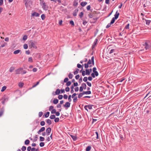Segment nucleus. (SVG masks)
Masks as SVG:
<instances>
[{
  "instance_id": "obj_30",
  "label": "nucleus",
  "mask_w": 151,
  "mask_h": 151,
  "mask_svg": "<svg viewBox=\"0 0 151 151\" xmlns=\"http://www.w3.org/2000/svg\"><path fill=\"white\" fill-rule=\"evenodd\" d=\"M55 118V116L54 114L51 115L50 117V119H53Z\"/></svg>"
},
{
  "instance_id": "obj_50",
  "label": "nucleus",
  "mask_w": 151,
  "mask_h": 151,
  "mask_svg": "<svg viewBox=\"0 0 151 151\" xmlns=\"http://www.w3.org/2000/svg\"><path fill=\"white\" fill-rule=\"evenodd\" d=\"M88 79L87 77H85L83 78V81L85 82H87Z\"/></svg>"
},
{
  "instance_id": "obj_53",
  "label": "nucleus",
  "mask_w": 151,
  "mask_h": 151,
  "mask_svg": "<svg viewBox=\"0 0 151 151\" xmlns=\"http://www.w3.org/2000/svg\"><path fill=\"white\" fill-rule=\"evenodd\" d=\"M35 139H34L33 142H35L37 140V139L38 138V136L37 135H35Z\"/></svg>"
},
{
  "instance_id": "obj_13",
  "label": "nucleus",
  "mask_w": 151,
  "mask_h": 151,
  "mask_svg": "<svg viewBox=\"0 0 151 151\" xmlns=\"http://www.w3.org/2000/svg\"><path fill=\"white\" fill-rule=\"evenodd\" d=\"M4 111V107H2L0 110V117L2 115Z\"/></svg>"
},
{
  "instance_id": "obj_15",
  "label": "nucleus",
  "mask_w": 151,
  "mask_h": 151,
  "mask_svg": "<svg viewBox=\"0 0 151 151\" xmlns=\"http://www.w3.org/2000/svg\"><path fill=\"white\" fill-rule=\"evenodd\" d=\"M78 9H76L73 12V15L74 16H76L77 15V13L78 11Z\"/></svg>"
},
{
  "instance_id": "obj_27",
  "label": "nucleus",
  "mask_w": 151,
  "mask_h": 151,
  "mask_svg": "<svg viewBox=\"0 0 151 151\" xmlns=\"http://www.w3.org/2000/svg\"><path fill=\"white\" fill-rule=\"evenodd\" d=\"M91 149V147L90 146H88L86 149V151H89Z\"/></svg>"
},
{
  "instance_id": "obj_12",
  "label": "nucleus",
  "mask_w": 151,
  "mask_h": 151,
  "mask_svg": "<svg viewBox=\"0 0 151 151\" xmlns=\"http://www.w3.org/2000/svg\"><path fill=\"white\" fill-rule=\"evenodd\" d=\"M119 15V13L118 12V11H117L115 14L114 15V17L113 18L116 19L118 18Z\"/></svg>"
},
{
  "instance_id": "obj_34",
  "label": "nucleus",
  "mask_w": 151,
  "mask_h": 151,
  "mask_svg": "<svg viewBox=\"0 0 151 151\" xmlns=\"http://www.w3.org/2000/svg\"><path fill=\"white\" fill-rule=\"evenodd\" d=\"M73 101L74 103H76L77 101V96H76L75 97L73 98Z\"/></svg>"
},
{
  "instance_id": "obj_14",
  "label": "nucleus",
  "mask_w": 151,
  "mask_h": 151,
  "mask_svg": "<svg viewBox=\"0 0 151 151\" xmlns=\"http://www.w3.org/2000/svg\"><path fill=\"white\" fill-rule=\"evenodd\" d=\"M98 39L96 38L95 39L94 42H93V45H92V48H94V47H95V46H96V45L97 43V42H98Z\"/></svg>"
},
{
  "instance_id": "obj_7",
  "label": "nucleus",
  "mask_w": 151,
  "mask_h": 151,
  "mask_svg": "<svg viewBox=\"0 0 151 151\" xmlns=\"http://www.w3.org/2000/svg\"><path fill=\"white\" fill-rule=\"evenodd\" d=\"M23 69L22 68H20L16 70L15 71L16 74H19L22 72V70Z\"/></svg>"
},
{
  "instance_id": "obj_24",
  "label": "nucleus",
  "mask_w": 151,
  "mask_h": 151,
  "mask_svg": "<svg viewBox=\"0 0 151 151\" xmlns=\"http://www.w3.org/2000/svg\"><path fill=\"white\" fill-rule=\"evenodd\" d=\"M58 102V100L57 99H55L53 101V103L54 104H57Z\"/></svg>"
},
{
  "instance_id": "obj_16",
  "label": "nucleus",
  "mask_w": 151,
  "mask_h": 151,
  "mask_svg": "<svg viewBox=\"0 0 151 151\" xmlns=\"http://www.w3.org/2000/svg\"><path fill=\"white\" fill-rule=\"evenodd\" d=\"M2 99L5 101L6 102L8 100V97L4 95L2 98Z\"/></svg>"
},
{
  "instance_id": "obj_40",
  "label": "nucleus",
  "mask_w": 151,
  "mask_h": 151,
  "mask_svg": "<svg viewBox=\"0 0 151 151\" xmlns=\"http://www.w3.org/2000/svg\"><path fill=\"white\" fill-rule=\"evenodd\" d=\"M40 141L42 142V141H44L45 140V138L43 137L40 136Z\"/></svg>"
},
{
  "instance_id": "obj_48",
  "label": "nucleus",
  "mask_w": 151,
  "mask_h": 151,
  "mask_svg": "<svg viewBox=\"0 0 151 151\" xmlns=\"http://www.w3.org/2000/svg\"><path fill=\"white\" fill-rule=\"evenodd\" d=\"M95 133L96 135V139H99V134H98V132L97 131H96V132H95Z\"/></svg>"
},
{
  "instance_id": "obj_28",
  "label": "nucleus",
  "mask_w": 151,
  "mask_h": 151,
  "mask_svg": "<svg viewBox=\"0 0 151 151\" xmlns=\"http://www.w3.org/2000/svg\"><path fill=\"white\" fill-rule=\"evenodd\" d=\"M49 114H50V112H49L48 111L46 113H45L44 114V116H45V118L48 117L49 115Z\"/></svg>"
},
{
  "instance_id": "obj_42",
  "label": "nucleus",
  "mask_w": 151,
  "mask_h": 151,
  "mask_svg": "<svg viewBox=\"0 0 151 151\" xmlns=\"http://www.w3.org/2000/svg\"><path fill=\"white\" fill-rule=\"evenodd\" d=\"M93 73H94V74H95L96 76L97 77L98 76L99 73L97 71H94Z\"/></svg>"
},
{
  "instance_id": "obj_2",
  "label": "nucleus",
  "mask_w": 151,
  "mask_h": 151,
  "mask_svg": "<svg viewBox=\"0 0 151 151\" xmlns=\"http://www.w3.org/2000/svg\"><path fill=\"white\" fill-rule=\"evenodd\" d=\"M143 45L146 50H149L151 48V42L149 41H146Z\"/></svg>"
},
{
  "instance_id": "obj_29",
  "label": "nucleus",
  "mask_w": 151,
  "mask_h": 151,
  "mask_svg": "<svg viewBox=\"0 0 151 151\" xmlns=\"http://www.w3.org/2000/svg\"><path fill=\"white\" fill-rule=\"evenodd\" d=\"M79 70L78 68H76L75 71L74 72V75L77 74L78 73Z\"/></svg>"
},
{
  "instance_id": "obj_57",
  "label": "nucleus",
  "mask_w": 151,
  "mask_h": 151,
  "mask_svg": "<svg viewBox=\"0 0 151 151\" xmlns=\"http://www.w3.org/2000/svg\"><path fill=\"white\" fill-rule=\"evenodd\" d=\"M82 74L83 76H84L85 75H86V72H85L84 70H83L82 72Z\"/></svg>"
},
{
  "instance_id": "obj_64",
  "label": "nucleus",
  "mask_w": 151,
  "mask_h": 151,
  "mask_svg": "<svg viewBox=\"0 0 151 151\" xmlns=\"http://www.w3.org/2000/svg\"><path fill=\"white\" fill-rule=\"evenodd\" d=\"M68 81V78H65L64 80V82H67Z\"/></svg>"
},
{
  "instance_id": "obj_49",
  "label": "nucleus",
  "mask_w": 151,
  "mask_h": 151,
  "mask_svg": "<svg viewBox=\"0 0 151 151\" xmlns=\"http://www.w3.org/2000/svg\"><path fill=\"white\" fill-rule=\"evenodd\" d=\"M26 149V147L25 146H23L22 147L21 150L22 151H24Z\"/></svg>"
},
{
  "instance_id": "obj_61",
  "label": "nucleus",
  "mask_w": 151,
  "mask_h": 151,
  "mask_svg": "<svg viewBox=\"0 0 151 151\" xmlns=\"http://www.w3.org/2000/svg\"><path fill=\"white\" fill-rule=\"evenodd\" d=\"M70 23L72 26H73L74 25V22L73 20H71L70 22Z\"/></svg>"
},
{
  "instance_id": "obj_11",
  "label": "nucleus",
  "mask_w": 151,
  "mask_h": 151,
  "mask_svg": "<svg viewBox=\"0 0 151 151\" xmlns=\"http://www.w3.org/2000/svg\"><path fill=\"white\" fill-rule=\"evenodd\" d=\"M31 43L30 46L33 47L34 48L36 49L37 48L36 46L35 45V44L33 41H31L30 42Z\"/></svg>"
},
{
  "instance_id": "obj_10",
  "label": "nucleus",
  "mask_w": 151,
  "mask_h": 151,
  "mask_svg": "<svg viewBox=\"0 0 151 151\" xmlns=\"http://www.w3.org/2000/svg\"><path fill=\"white\" fill-rule=\"evenodd\" d=\"M60 90L58 88L57 89H56L55 92V93H53L52 94L54 96L55 95H58L60 93Z\"/></svg>"
},
{
  "instance_id": "obj_43",
  "label": "nucleus",
  "mask_w": 151,
  "mask_h": 151,
  "mask_svg": "<svg viewBox=\"0 0 151 151\" xmlns=\"http://www.w3.org/2000/svg\"><path fill=\"white\" fill-rule=\"evenodd\" d=\"M71 97H72V96H71V95H69L68 97V101L69 102H70L72 101Z\"/></svg>"
},
{
  "instance_id": "obj_1",
  "label": "nucleus",
  "mask_w": 151,
  "mask_h": 151,
  "mask_svg": "<svg viewBox=\"0 0 151 151\" xmlns=\"http://www.w3.org/2000/svg\"><path fill=\"white\" fill-rule=\"evenodd\" d=\"M92 64L93 65H94V57L92 56L91 58V60L89 59L87 63L84 64V67L86 69H87L89 67V65Z\"/></svg>"
},
{
  "instance_id": "obj_31",
  "label": "nucleus",
  "mask_w": 151,
  "mask_h": 151,
  "mask_svg": "<svg viewBox=\"0 0 151 151\" xmlns=\"http://www.w3.org/2000/svg\"><path fill=\"white\" fill-rule=\"evenodd\" d=\"M83 95H84V94H83V92L80 93L79 94L78 96V98H80Z\"/></svg>"
},
{
  "instance_id": "obj_21",
  "label": "nucleus",
  "mask_w": 151,
  "mask_h": 151,
  "mask_svg": "<svg viewBox=\"0 0 151 151\" xmlns=\"http://www.w3.org/2000/svg\"><path fill=\"white\" fill-rule=\"evenodd\" d=\"M81 86L82 87L83 89H86V85L85 83H82L81 84Z\"/></svg>"
},
{
  "instance_id": "obj_55",
  "label": "nucleus",
  "mask_w": 151,
  "mask_h": 151,
  "mask_svg": "<svg viewBox=\"0 0 151 151\" xmlns=\"http://www.w3.org/2000/svg\"><path fill=\"white\" fill-rule=\"evenodd\" d=\"M27 35H24L23 37V40H26L27 39Z\"/></svg>"
},
{
  "instance_id": "obj_52",
  "label": "nucleus",
  "mask_w": 151,
  "mask_h": 151,
  "mask_svg": "<svg viewBox=\"0 0 151 151\" xmlns=\"http://www.w3.org/2000/svg\"><path fill=\"white\" fill-rule=\"evenodd\" d=\"M24 85V83H19L18 84L19 86L20 87H22Z\"/></svg>"
},
{
  "instance_id": "obj_45",
  "label": "nucleus",
  "mask_w": 151,
  "mask_h": 151,
  "mask_svg": "<svg viewBox=\"0 0 151 151\" xmlns=\"http://www.w3.org/2000/svg\"><path fill=\"white\" fill-rule=\"evenodd\" d=\"M83 12H81L80 14H79V16L80 17V18H81L83 16Z\"/></svg>"
},
{
  "instance_id": "obj_37",
  "label": "nucleus",
  "mask_w": 151,
  "mask_h": 151,
  "mask_svg": "<svg viewBox=\"0 0 151 151\" xmlns=\"http://www.w3.org/2000/svg\"><path fill=\"white\" fill-rule=\"evenodd\" d=\"M41 18L42 20H44L45 19V14H43L41 15Z\"/></svg>"
},
{
  "instance_id": "obj_59",
  "label": "nucleus",
  "mask_w": 151,
  "mask_h": 151,
  "mask_svg": "<svg viewBox=\"0 0 151 151\" xmlns=\"http://www.w3.org/2000/svg\"><path fill=\"white\" fill-rule=\"evenodd\" d=\"M71 84V82L70 81H68L66 83V86H70Z\"/></svg>"
},
{
  "instance_id": "obj_44",
  "label": "nucleus",
  "mask_w": 151,
  "mask_h": 151,
  "mask_svg": "<svg viewBox=\"0 0 151 151\" xmlns=\"http://www.w3.org/2000/svg\"><path fill=\"white\" fill-rule=\"evenodd\" d=\"M73 75L71 73L68 75V77L70 79H72L73 77Z\"/></svg>"
},
{
  "instance_id": "obj_26",
  "label": "nucleus",
  "mask_w": 151,
  "mask_h": 151,
  "mask_svg": "<svg viewBox=\"0 0 151 151\" xmlns=\"http://www.w3.org/2000/svg\"><path fill=\"white\" fill-rule=\"evenodd\" d=\"M70 136L74 141H76L77 139V137L73 135H71Z\"/></svg>"
},
{
  "instance_id": "obj_18",
  "label": "nucleus",
  "mask_w": 151,
  "mask_h": 151,
  "mask_svg": "<svg viewBox=\"0 0 151 151\" xmlns=\"http://www.w3.org/2000/svg\"><path fill=\"white\" fill-rule=\"evenodd\" d=\"M83 94H86V95H88V94H90L91 93V92L90 91H83Z\"/></svg>"
},
{
  "instance_id": "obj_4",
  "label": "nucleus",
  "mask_w": 151,
  "mask_h": 151,
  "mask_svg": "<svg viewBox=\"0 0 151 151\" xmlns=\"http://www.w3.org/2000/svg\"><path fill=\"white\" fill-rule=\"evenodd\" d=\"M25 5L27 8H28L30 6L29 4L30 3H32V1L31 0H25Z\"/></svg>"
},
{
  "instance_id": "obj_23",
  "label": "nucleus",
  "mask_w": 151,
  "mask_h": 151,
  "mask_svg": "<svg viewBox=\"0 0 151 151\" xmlns=\"http://www.w3.org/2000/svg\"><path fill=\"white\" fill-rule=\"evenodd\" d=\"M145 21L146 24L147 25H149L151 22V20H147L145 19Z\"/></svg>"
},
{
  "instance_id": "obj_3",
  "label": "nucleus",
  "mask_w": 151,
  "mask_h": 151,
  "mask_svg": "<svg viewBox=\"0 0 151 151\" xmlns=\"http://www.w3.org/2000/svg\"><path fill=\"white\" fill-rule=\"evenodd\" d=\"M40 4H41L42 8L44 10H47V6L46 5L45 2H44V1L42 0V2H41Z\"/></svg>"
},
{
  "instance_id": "obj_25",
  "label": "nucleus",
  "mask_w": 151,
  "mask_h": 151,
  "mask_svg": "<svg viewBox=\"0 0 151 151\" xmlns=\"http://www.w3.org/2000/svg\"><path fill=\"white\" fill-rule=\"evenodd\" d=\"M21 50H17L14 51V54H17L19 53Z\"/></svg>"
},
{
  "instance_id": "obj_33",
  "label": "nucleus",
  "mask_w": 151,
  "mask_h": 151,
  "mask_svg": "<svg viewBox=\"0 0 151 151\" xmlns=\"http://www.w3.org/2000/svg\"><path fill=\"white\" fill-rule=\"evenodd\" d=\"M115 19H115L113 18L112 19L110 22V24H113L114 22Z\"/></svg>"
},
{
  "instance_id": "obj_41",
  "label": "nucleus",
  "mask_w": 151,
  "mask_h": 151,
  "mask_svg": "<svg viewBox=\"0 0 151 151\" xmlns=\"http://www.w3.org/2000/svg\"><path fill=\"white\" fill-rule=\"evenodd\" d=\"M23 47L25 49H27L28 47L27 45L26 44H25L24 45Z\"/></svg>"
},
{
  "instance_id": "obj_58",
  "label": "nucleus",
  "mask_w": 151,
  "mask_h": 151,
  "mask_svg": "<svg viewBox=\"0 0 151 151\" xmlns=\"http://www.w3.org/2000/svg\"><path fill=\"white\" fill-rule=\"evenodd\" d=\"M56 110L55 109H53L51 111V114H55V113H56Z\"/></svg>"
},
{
  "instance_id": "obj_8",
  "label": "nucleus",
  "mask_w": 151,
  "mask_h": 151,
  "mask_svg": "<svg viewBox=\"0 0 151 151\" xmlns=\"http://www.w3.org/2000/svg\"><path fill=\"white\" fill-rule=\"evenodd\" d=\"M85 71L86 72V75H89L92 72V69L91 68L90 69H86Z\"/></svg>"
},
{
  "instance_id": "obj_46",
  "label": "nucleus",
  "mask_w": 151,
  "mask_h": 151,
  "mask_svg": "<svg viewBox=\"0 0 151 151\" xmlns=\"http://www.w3.org/2000/svg\"><path fill=\"white\" fill-rule=\"evenodd\" d=\"M45 123L44 121H42L40 122V124L41 126H43L45 125Z\"/></svg>"
},
{
  "instance_id": "obj_20",
  "label": "nucleus",
  "mask_w": 151,
  "mask_h": 151,
  "mask_svg": "<svg viewBox=\"0 0 151 151\" xmlns=\"http://www.w3.org/2000/svg\"><path fill=\"white\" fill-rule=\"evenodd\" d=\"M87 4V3L86 1L82 2L81 3V5L83 7L85 6Z\"/></svg>"
},
{
  "instance_id": "obj_39",
  "label": "nucleus",
  "mask_w": 151,
  "mask_h": 151,
  "mask_svg": "<svg viewBox=\"0 0 151 151\" xmlns=\"http://www.w3.org/2000/svg\"><path fill=\"white\" fill-rule=\"evenodd\" d=\"M55 119L54 121L55 122H58L59 121L60 119L58 117L55 118Z\"/></svg>"
},
{
  "instance_id": "obj_60",
  "label": "nucleus",
  "mask_w": 151,
  "mask_h": 151,
  "mask_svg": "<svg viewBox=\"0 0 151 151\" xmlns=\"http://www.w3.org/2000/svg\"><path fill=\"white\" fill-rule=\"evenodd\" d=\"M86 83L89 86L91 87V83L88 81L86 82Z\"/></svg>"
},
{
  "instance_id": "obj_54",
  "label": "nucleus",
  "mask_w": 151,
  "mask_h": 151,
  "mask_svg": "<svg viewBox=\"0 0 151 151\" xmlns=\"http://www.w3.org/2000/svg\"><path fill=\"white\" fill-rule=\"evenodd\" d=\"M129 24H128L125 27V28L126 29H129Z\"/></svg>"
},
{
  "instance_id": "obj_9",
  "label": "nucleus",
  "mask_w": 151,
  "mask_h": 151,
  "mask_svg": "<svg viewBox=\"0 0 151 151\" xmlns=\"http://www.w3.org/2000/svg\"><path fill=\"white\" fill-rule=\"evenodd\" d=\"M88 108L89 109H92V106L90 105H86L85 106H84V109H85L87 110V111H88Z\"/></svg>"
},
{
  "instance_id": "obj_22",
  "label": "nucleus",
  "mask_w": 151,
  "mask_h": 151,
  "mask_svg": "<svg viewBox=\"0 0 151 151\" xmlns=\"http://www.w3.org/2000/svg\"><path fill=\"white\" fill-rule=\"evenodd\" d=\"M46 121L49 125H50L52 124L51 121L50 119H47L46 120Z\"/></svg>"
},
{
  "instance_id": "obj_38",
  "label": "nucleus",
  "mask_w": 151,
  "mask_h": 151,
  "mask_svg": "<svg viewBox=\"0 0 151 151\" xmlns=\"http://www.w3.org/2000/svg\"><path fill=\"white\" fill-rule=\"evenodd\" d=\"M28 61L29 62L32 63L33 62L32 58V57H30L29 58Z\"/></svg>"
},
{
  "instance_id": "obj_17",
  "label": "nucleus",
  "mask_w": 151,
  "mask_h": 151,
  "mask_svg": "<svg viewBox=\"0 0 151 151\" xmlns=\"http://www.w3.org/2000/svg\"><path fill=\"white\" fill-rule=\"evenodd\" d=\"M32 16H36L37 17H39L40 15V14L36 12H35L32 14Z\"/></svg>"
},
{
  "instance_id": "obj_47",
  "label": "nucleus",
  "mask_w": 151,
  "mask_h": 151,
  "mask_svg": "<svg viewBox=\"0 0 151 151\" xmlns=\"http://www.w3.org/2000/svg\"><path fill=\"white\" fill-rule=\"evenodd\" d=\"M45 145V143L43 142H41L40 143V147H43Z\"/></svg>"
},
{
  "instance_id": "obj_32",
  "label": "nucleus",
  "mask_w": 151,
  "mask_h": 151,
  "mask_svg": "<svg viewBox=\"0 0 151 151\" xmlns=\"http://www.w3.org/2000/svg\"><path fill=\"white\" fill-rule=\"evenodd\" d=\"M29 142L30 141L29 140L26 139L24 142V144L26 145H28L29 144Z\"/></svg>"
},
{
  "instance_id": "obj_63",
  "label": "nucleus",
  "mask_w": 151,
  "mask_h": 151,
  "mask_svg": "<svg viewBox=\"0 0 151 151\" xmlns=\"http://www.w3.org/2000/svg\"><path fill=\"white\" fill-rule=\"evenodd\" d=\"M43 114V113L42 111H40L39 113V117H41Z\"/></svg>"
},
{
  "instance_id": "obj_62",
  "label": "nucleus",
  "mask_w": 151,
  "mask_h": 151,
  "mask_svg": "<svg viewBox=\"0 0 151 151\" xmlns=\"http://www.w3.org/2000/svg\"><path fill=\"white\" fill-rule=\"evenodd\" d=\"M65 91L66 92H69L70 91V88L68 87H67L65 88Z\"/></svg>"
},
{
  "instance_id": "obj_35",
  "label": "nucleus",
  "mask_w": 151,
  "mask_h": 151,
  "mask_svg": "<svg viewBox=\"0 0 151 151\" xmlns=\"http://www.w3.org/2000/svg\"><path fill=\"white\" fill-rule=\"evenodd\" d=\"M6 86H3L1 88V91L2 92H3L6 89Z\"/></svg>"
},
{
  "instance_id": "obj_5",
  "label": "nucleus",
  "mask_w": 151,
  "mask_h": 151,
  "mask_svg": "<svg viewBox=\"0 0 151 151\" xmlns=\"http://www.w3.org/2000/svg\"><path fill=\"white\" fill-rule=\"evenodd\" d=\"M70 103L69 102H66L65 104L63 105V106L66 108L65 109H67L69 107H70Z\"/></svg>"
},
{
  "instance_id": "obj_19",
  "label": "nucleus",
  "mask_w": 151,
  "mask_h": 151,
  "mask_svg": "<svg viewBox=\"0 0 151 151\" xmlns=\"http://www.w3.org/2000/svg\"><path fill=\"white\" fill-rule=\"evenodd\" d=\"M78 1L76 0H74L73 2V5L74 6H76L78 5Z\"/></svg>"
},
{
  "instance_id": "obj_6",
  "label": "nucleus",
  "mask_w": 151,
  "mask_h": 151,
  "mask_svg": "<svg viewBox=\"0 0 151 151\" xmlns=\"http://www.w3.org/2000/svg\"><path fill=\"white\" fill-rule=\"evenodd\" d=\"M51 131V128L49 127L47 128L46 130V134L48 136L50 134Z\"/></svg>"
},
{
  "instance_id": "obj_51",
  "label": "nucleus",
  "mask_w": 151,
  "mask_h": 151,
  "mask_svg": "<svg viewBox=\"0 0 151 151\" xmlns=\"http://www.w3.org/2000/svg\"><path fill=\"white\" fill-rule=\"evenodd\" d=\"M45 128L44 127H42L40 129V131L42 132H43L44 131H45Z\"/></svg>"
},
{
  "instance_id": "obj_56",
  "label": "nucleus",
  "mask_w": 151,
  "mask_h": 151,
  "mask_svg": "<svg viewBox=\"0 0 151 151\" xmlns=\"http://www.w3.org/2000/svg\"><path fill=\"white\" fill-rule=\"evenodd\" d=\"M63 96L62 95H60L58 96V98L59 99H63Z\"/></svg>"
},
{
  "instance_id": "obj_36",
  "label": "nucleus",
  "mask_w": 151,
  "mask_h": 151,
  "mask_svg": "<svg viewBox=\"0 0 151 151\" xmlns=\"http://www.w3.org/2000/svg\"><path fill=\"white\" fill-rule=\"evenodd\" d=\"M14 67H11L9 68V71L10 72H12L13 71V70H14Z\"/></svg>"
}]
</instances>
